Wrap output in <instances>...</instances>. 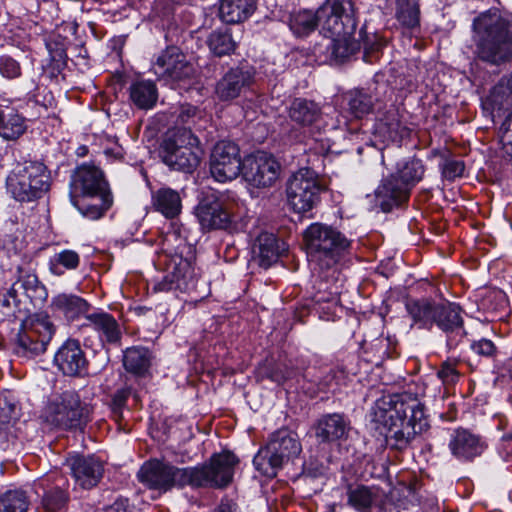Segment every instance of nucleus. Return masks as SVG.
Returning a JSON list of instances; mask_svg holds the SVG:
<instances>
[{
	"label": "nucleus",
	"instance_id": "nucleus-1",
	"mask_svg": "<svg viewBox=\"0 0 512 512\" xmlns=\"http://www.w3.org/2000/svg\"><path fill=\"white\" fill-rule=\"evenodd\" d=\"M369 417L376 429L378 425L386 429L387 445L398 451L409 448L416 436L428 427L424 406L410 393L383 396L375 402Z\"/></svg>",
	"mask_w": 512,
	"mask_h": 512
},
{
	"label": "nucleus",
	"instance_id": "nucleus-2",
	"mask_svg": "<svg viewBox=\"0 0 512 512\" xmlns=\"http://www.w3.org/2000/svg\"><path fill=\"white\" fill-rule=\"evenodd\" d=\"M69 197L86 218L97 220L112 206L113 197L100 168L93 164L77 166L70 176Z\"/></svg>",
	"mask_w": 512,
	"mask_h": 512
},
{
	"label": "nucleus",
	"instance_id": "nucleus-3",
	"mask_svg": "<svg viewBox=\"0 0 512 512\" xmlns=\"http://www.w3.org/2000/svg\"><path fill=\"white\" fill-rule=\"evenodd\" d=\"M472 27L481 60L500 65L512 59V23L497 9L481 13L474 19Z\"/></svg>",
	"mask_w": 512,
	"mask_h": 512
},
{
	"label": "nucleus",
	"instance_id": "nucleus-4",
	"mask_svg": "<svg viewBox=\"0 0 512 512\" xmlns=\"http://www.w3.org/2000/svg\"><path fill=\"white\" fill-rule=\"evenodd\" d=\"M352 0H326L318 10H304L290 16L289 27L296 37H306L321 28L324 35H341L353 27Z\"/></svg>",
	"mask_w": 512,
	"mask_h": 512
},
{
	"label": "nucleus",
	"instance_id": "nucleus-5",
	"mask_svg": "<svg viewBox=\"0 0 512 512\" xmlns=\"http://www.w3.org/2000/svg\"><path fill=\"white\" fill-rule=\"evenodd\" d=\"M308 259L319 269H330L349 252L351 240L333 226L312 223L303 234Z\"/></svg>",
	"mask_w": 512,
	"mask_h": 512
},
{
	"label": "nucleus",
	"instance_id": "nucleus-6",
	"mask_svg": "<svg viewBox=\"0 0 512 512\" xmlns=\"http://www.w3.org/2000/svg\"><path fill=\"white\" fill-rule=\"evenodd\" d=\"M164 245V252L158 257V265L163 266L166 274L162 280L154 284V291H186L189 289L191 276L190 263L181 255L185 247V241L179 236L176 230L167 232Z\"/></svg>",
	"mask_w": 512,
	"mask_h": 512
},
{
	"label": "nucleus",
	"instance_id": "nucleus-7",
	"mask_svg": "<svg viewBox=\"0 0 512 512\" xmlns=\"http://www.w3.org/2000/svg\"><path fill=\"white\" fill-rule=\"evenodd\" d=\"M302 450L297 435L280 429L271 434L268 443L254 456L253 464L262 475L273 478L285 463L297 457Z\"/></svg>",
	"mask_w": 512,
	"mask_h": 512
},
{
	"label": "nucleus",
	"instance_id": "nucleus-8",
	"mask_svg": "<svg viewBox=\"0 0 512 512\" xmlns=\"http://www.w3.org/2000/svg\"><path fill=\"white\" fill-rule=\"evenodd\" d=\"M46 166L39 161L17 164L6 179L7 191L19 202L41 198L50 187Z\"/></svg>",
	"mask_w": 512,
	"mask_h": 512
},
{
	"label": "nucleus",
	"instance_id": "nucleus-9",
	"mask_svg": "<svg viewBox=\"0 0 512 512\" xmlns=\"http://www.w3.org/2000/svg\"><path fill=\"white\" fill-rule=\"evenodd\" d=\"M201 155L198 138L186 128L169 134L159 149V156L168 167L186 173L198 167Z\"/></svg>",
	"mask_w": 512,
	"mask_h": 512
},
{
	"label": "nucleus",
	"instance_id": "nucleus-10",
	"mask_svg": "<svg viewBox=\"0 0 512 512\" xmlns=\"http://www.w3.org/2000/svg\"><path fill=\"white\" fill-rule=\"evenodd\" d=\"M238 463L239 459L229 451L213 454L208 462L190 467V487L225 488L232 482Z\"/></svg>",
	"mask_w": 512,
	"mask_h": 512
},
{
	"label": "nucleus",
	"instance_id": "nucleus-11",
	"mask_svg": "<svg viewBox=\"0 0 512 512\" xmlns=\"http://www.w3.org/2000/svg\"><path fill=\"white\" fill-rule=\"evenodd\" d=\"M325 190L319 175L311 168H301L287 180L286 196L288 204L297 213L312 210L320 201Z\"/></svg>",
	"mask_w": 512,
	"mask_h": 512
},
{
	"label": "nucleus",
	"instance_id": "nucleus-12",
	"mask_svg": "<svg viewBox=\"0 0 512 512\" xmlns=\"http://www.w3.org/2000/svg\"><path fill=\"white\" fill-rule=\"evenodd\" d=\"M90 407L73 391H66L50 402L44 411L45 421L59 429H76L89 420Z\"/></svg>",
	"mask_w": 512,
	"mask_h": 512
},
{
	"label": "nucleus",
	"instance_id": "nucleus-13",
	"mask_svg": "<svg viewBox=\"0 0 512 512\" xmlns=\"http://www.w3.org/2000/svg\"><path fill=\"white\" fill-rule=\"evenodd\" d=\"M190 476V467L179 468L159 460L144 463L138 472L141 483L162 493L190 486Z\"/></svg>",
	"mask_w": 512,
	"mask_h": 512
},
{
	"label": "nucleus",
	"instance_id": "nucleus-14",
	"mask_svg": "<svg viewBox=\"0 0 512 512\" xmlns=\"http://www.w3.org/2000/svg\"><path fill=\"white\" fill-rule=\"evenodd\" d=\"M55 333V326L48 317H41L25 323L18 332L14 352L26 359L43 354Z\"/></svg>",
	"mask_w": 512,
	"mask_h": 512
},
{
	"label": "nucleus",
	"instance_id": "nucleus-15",
	"mask_svg": "<svg viewBox=\"0 0 512 512\" xmlns=\"http://www.w3.org/2000/svg\"><path fill=\"white\" fill-rule=\"evenodd\" d=\"M243 169L238 145L232 141H219L210 156V174L220 183L236 179Z\"/></svg>",
	"mask_w": 512,
	"mask_h": 512
},
{
	"label": "nucleus",
	"instance_id": "nucleus-16",
	"mask_svg": "<svg viewBox=\"0 0 512 512\" xmlns=\"http://www.w3.org/2000/svg\"><path fill=\"white\" fill-rule=\"evenodd\" d=\"M196 215L203 229H225L232 221L226 197L216 192L205 194L196 207Z\"/></svg>",
	"mask_w": 512,
	"mask_h": 512
},
{
	"label": "nucleus",
	"instance_id": "nucleus-17",
	"mask_svg": "<svg viewBox=\"0 0 512 512\" xmlns=\"http://www.w3.org/2000/svg\"><path fill=\"white\" fill-rule=\"evenodd\" d=\"M152 71L159 80L176 83L192 77L194 69L184 54L175 47L163 51L152 64Z\"/></svg>",
	"mask_w": 512,
	"mask_h": 512
},
{
	"label": "nucleus",
	"instance_id": "nucleus-18",
	"mask_svg": "<svg viewBox=\"0 0 512 512\" xmlns=\"http://www.w3.org/2000/svg\"><path fill=\"white\" fill-rule=\"evenodd\" d=\"M280 166L278 162L264 152L246 157L243 161L242 175L255 187H269L277 180Z\"/></svg>",
	"mask_w": 512,
	"mask_h": 512
},
{
	"label": "nucleus",
	"instance_id": "nucleus-19",
	"mask_svg": "<svg viewBox=\"0 0 512 512\" xmlns=\"http://www.w3.org/2000/svg\"><path fill=\"white\" fill-rule=\"evenodd\" d=\"M66 465L76 484L83 489L96 486L103 476V463L93 455H71L67 458Z\"/></svg>",
	"mask_w": 512,
	"mask_h": 512
},
{
	"label": "nucleus",
	"instance_id": "nucleus-20",
	"mask_svg": "<svg viewBox=\"0 0 512 512\" xmlns=\"http://www.w3.org/2000/svg\"><path fill=\"white\" fill-rule=\"evenodd\" d=\"M54 363L64 375L81 377L88 372V361L79 341L68 339L57 350Z\"/></svg>",
	"mask_w": 512,
	"mask_h": 512
},
{
	"label": "nucleus",
	"instance_id": "nucleus-21",
	"mask_svg": "<svg viewBox=\"0 0 512 512\" xmlns=\"http://www.w3.org/2000/svg\"><path fill=\"white\" fill-rule=\"evenodd\" d=\"M351 430V421L343 413L324 414L314 425L315 437L320 443L347 440Z\"/></svg>",
	"mask_w": 512,
	"mask_h": 512
},
{
	"label": "nucleus",
	"instance_id": "nucleus-22",
	"mask_svg": "<svg viewBox=\"0 0 512 512\" xmlns=\"http://www.w3.org/2000/svg\"><path fill=\"white\" fill-rule=\"evenodd\" d=\"M352 19L354 23L351 30H345V33H341V35H324L325 37L330 38L325 46L327 60L335 63H341L360 51L359 43L353 40V35H356V27L358 23L353 2Z\"/></svg>",
	"mask_w": 512,
	"mask_h": 512
},
{
	"label": "nucleus",
	"instance_id": "nucleus-23",
	"mask_svg": "<svg viewBox=\"0 0 512 512\" xmlns=\"http://www.w3.org/2000/svg\"><path fill=\"white\" fill-rule=\"evenodd\" d=\"M409 196L410 190L399 181L397 175L393 174L383 178L375 190L376 204L385 213L407 202Z\"/></svg>",
	"mask_w": 512,
	"mask_h": 512
},
{
	"label": "nucleus",
	"instance_id": "nucleus-24",
	"mask_svg": "<svg viewBox=\"0 0 512 512\" xmlns=\"http://www.w3.org/2000/svg\"><path fill=\"white\" fill-rule=\"evenodd\" d=\"M448 446L452 455L460 461H471L480 456L485 449L478 435L463 428L454 430Z\"/></svg>",
	"mask_w": 512,
	"mask_h": 512
},
{
	"label": "nucleus",
	"instance_id": "nucleus-25",
	"mask_svg": "<svg viewBox=\"0 0 512 512\" xmlns=\"http://www.w3.org/2000/svg\"><path fill=\"white\" fill-rule=\"evenodd\" d=\"M253 81V75L248 70L230 69L217 82L215 94L220 101H230L240 96Z\"/></svg>",
	"mask_w": 512,
	"mask_h": 512
},
{
	"label": "nucleus",
	"instance_id": "nucleus-26",
	"mask_svg": "<svg viewBox=\"0 0 512 512\" xmlns=\"http://www.w3.org/2000/svg\"><path fill=\"white\" fill-rule=\"evenodd\" d=\"M86 326L92 327L104 346H120L122 331L117 320L107 312H94L85 315Z\"/></svg>",
	"mask_w": 512,
	"mask_h": 512
},
{
	"label": "nucleus",
	"instance_id": "nucleus-27",
	"mask_svg": "<svg viewBox=\"0 0 512 512\" xmlns=\"http://www.w3.org/2000/svg\"><path fill=\"white\" fill-rule=\"evenodd\" d=\"M434 318V325L443 332L456 333L460 336L466 334L463 327L462 309L458 304L449 301L437 302Z\"/></svg>",
	"mask_w": 512,
	"mask_h": 512
},
{
	"label": "nucleus",
	"instance_id": "nucleus-28",
	"mask_svg": "<svg viewBox=\"0 0 512 512\" xmlns=\"http://www.w3.org/2000/svg\"><path fill=\"white\" fill-rule=\"evenodd\" d=\"M27 120L9 105L0 106V137L5 141L18 140L27 130Z\"/></svg>",
	"mask_w": 512,
	"mask_h": 512
},
{
	"label": "nucleus",
	"instance_id": "nucleus-29",
	"mask_svg": "<svg viewBox=\"0 0 512 512\" xmlns=\"http://www.w3.org/2000/svg\"><path fill=\"white\" fill-rule=\"evenodd\" d=\"M89 303L75 294L61 293L53 297L51 308L53 312L63 316L68 321L78 319L89 310Z\"/></svg>",
	"mask_w": 512,
	"mask_h": 512
},
{
	"label": "nucleus",
	"instance_id": "nucleus-30",
	"mask_svg": "<svg viewBox=\"0 0 512 512\" xmlns=\"http://www.w3.org/2000/svg\"><path fill=\"white\" fill-rule=\"evenodd\" d=\"M255 9V0H221L218 15L223 22L236 24L247 20Z\"/></svg>",
	"mask_w": 512,
	"mask_h": 512
},
{
	"label": "nucleus",
	"instance_id": "nucleus-31",
	"mask_svg": "<svg viewBox=\"0 0 512 512\" xmlns=\"http://www.w3.org/2000/svg\"><path fill=\"white\" fill-rule=\"evenodd\" d=\"M437 302L433 299H410L406 302V311L413 323L422 329H431L435 323V308Z\"/></svg>",
	"mask_w": 512,
	"mask_h": 512
},
{
	"label": "nucleus",
	"instance_id": "nucleus-32",
	"mask_svg": "<svg viewBox=\"0 0 512 512\" xmlns=\"http://www.w3.org/2000/svg\"><path fill=\"white\" fill-rule=\"evenodd\" d=\"M404 130L398 110L394 106L391 105L389 109L377 116L375 132L385 141H398L403 136Z\"/></svg>",
	"mask_w": 512,
	"mask_h": 512
},
{
	"label": "nucleus",
	"instance_id": "nucleus-33",
	"mask_svg": "<svg viewBox=\"0 0 512 512\" xmlns=\"http://www.w3.org/2000/svg\"><path fill=\"white\" fill-rule=\"evenodd\" d=\"M289 118L302 127L314 125L321 117L320 107L311 100L295 98L289 107Z\"/></svg>",
	"mask_w": 512,
	"mask_h": 512
},
{
	"label": "nucleus",
	"instance_id": "nucleus-34",
	"mask_svg": "<svg viewBox=\"0 0 512 512\" xmlns=\"http://www.w3.org/2000/svg\"><path fill=\"white\" fill-rule=\"evenodd\" d=\"M152 204L155 210L166 218L177 217L182 209L179 193L169 187L158 189L152 194Z\"/></svg>",
	"mask_w": 512,
	"mask_h": 512
},
{
	"label": "nucleus",
	"instance_id": "nucleus-35",
	"mask_svg": "<svg viewBox=\"0 0 512 512\" xmlns=\"http://www.w3.org/2000/svg\"><path fill=\"white\" fill-rule=\"evenodd\" d=\"M152 361L151 351L143 346L127 348L123 354V366L125 370L136 376H144Z\"/></svg>",
	"mask_w": 512,
	"mask_h": 512
},
{
	"label": "nucleus",
	"instance_id": "nucleus-36",
	"mask_svg": "<svg viewBox=\"0 0 512 512\" xmlns=\"http://www.w3.org/2000/svg\"><path fill=\"white\" fill-rule=\"evenodd\" d=\"M130 100L139 109L148 110L154 107L158 99L155 83L150 80H137L129 87Z\"/></svg>",
	"mask_w": 512,
	"mask_h": 512
},
{
	"label": "nucleus",
	"instance_id": "nucleus-37",
	"mask_svg": "<svg viewBox=\"0 0 512 512\" xmlns=\"http://www.w3.org/2000/svg\"><path fill=\"white\" fill-rule=\"evenodd\" d=\"M487 103L499 116L501 112L505 113L512 109V76L499 80L492 88Z\"/></svg>",
	"mask_w": 512,
	"mask_h": 512
},
{
	"label": "nucleus",
	"instance_id": "nucleus-38",
	"mask_svg": "<svg viewBox=\"0 0 512 512\" xmlns=\"http://www.w3.org/2000/svg\"><path fill=\"white\" fill-rule=\"evenodd\" d=\"M378 488L365 485L349 486L347 490L348 504L358 512H370L378 499Z\"/></svg>",
	"mask_w": 512,
	"mask_h": 512
},
{
	"label": "nucleus",
	"instance_id": "nucleus-39",
	"mask_svg": "<svg viewBox=\"0 0 512 512\" xmlns=\"http://www.w3.org/2000/svg\"><path fill=\"white\" fill-rule=\"evenodd\" d=\"M206 42L210 51L218 57L230 55L237 47V41L233 38L229 28L212 31Z\"/></svg>",
	"mask_w": 512,
	"mask_h": 512
},
{
	"label": "nucleus",
	"instance_id": "nucleus-40",
	"mask_svg": "<svg viewBox=\"0 0 512 512\" xmlns=\"http://www.w3.org/2000/svg\"><path fill=\"white\" fill-rule=\"evenodd\" d=\"M254 252L260 258V265L265 268L269 267L279 255L277 239L271 233H261L255 241Z\"/></svg>",
	"mask_w": 512,
	"mask_h": 512
},
{
	"label": "nucleus",
	"instance_id": "nucleus-41",
	"mask_svg": "<svg viewBox=\"0 0 512 512\" xmlns=\"http://www.w3.org/2000/svg\"><path fill=\"white\" fill-rule=\"evenodd\" d=\"M345 101L349 113L357 119H361L372 111L373 97L364 90L355 89L345 95Z\"/></svg>",
	"mask_w": 512,
	"mask_h": 512
},
{
	"label": "nucleus",
	"instance_id": "nucleus-42",
	"mask_svg": "<svg viewBox=\"0 0 512 512\" xmlns=\"http://www.w3.org/2000/svg\"><path fill=\"white\" fill-rule=\"evenodd\" d=\"M425 172L424 165L419 159H409L402 164H398V169L393 175H397L399 181L411 191L422 178Z\"/></svg>",
	"mask_w": 512,
	"mask_h": 512
},
{
	"label": "nucleus",
	"instance_id": "nucleus-43",
	"mask_svg": "<svg viewBox=\"0 0 512 512\" xmlns=\"http://www.w3.org/2000/svg\"><path fill=\"white\" fill-rule=\"evenodd\" d=\"M396 19L404 27L414 29L420 23V9L417 0H398Z\"/></svg>",
	"mask_w": 512,
	"mask_h": 512
},
{
	"label": "nucleus",
	"instance_id": "nucleus-44",
	"mask_svg": "<svg viewBox=\"0 0 512 512\" xmlns=\"http://www.w3.org/2000/svg\"><path fill=\"white\" fill-rule=\"evenodd\" d=\"M29 497L21 489L8 490L0 496V512H27Z\"/></svg>",
	"mask_w": 512,
	"mask_h": 512
},
{
	"label": "nucleus",
	"instance_id": "nucleus-45",
	"mask_svg": "<svg viewBox=\"0 0 512 512\" xmlns=\"http://www.w3.org/2000/svg\"><path fill=\"white\" fill-rule=\"evenodd\" d=\"M80 256L74 250L65 249L56 253L49 261V269L52 274L61 276L65 270H74L79 266Z\"/></svg>",
	"mask_w": 512,
	"mask_h": 512
},
{
	"label": "nucleus",
	"instance_id": "nucleus-46",
	"mask_svg": "<svg viewBox=\"0 0 512 512\" xmlns=\"http://www.w3.org/2000/svg\"><path fill=\"white\" fill-rule=\"evenodd\" d=\"M44 489V495L42 499L43 508L47 512H57L63 509L68 501V494L59 485L46 490L44 481L40 483Z\"/></svg>",
	"mask_w": 512,
	"mask_h": 512
},
{
	"label": "nucleus",
	"instance_id": "nucleus-47",
	"mask_svg": "<svg viewBox=\"0 0 512 512\" xmlns=\"http://www.w3.org/2000/svg\"><path fill=\"white\" fill-rule=\"evenodd\" d=\"M459 361L456 359H447L444 361L437 372L438 378L443 384H455L460 377V372L457 369Z\"/></svg>",
	"mask_w": 512,
	"mask_h": 512
},
{
	"label": "nucleus",
	"instance_id": "nucleus-48",
	"mask_svg": "<svg viewBox=\"0 0 512 512\" xmlns=\"http://www.w3.org/2000/svg\"><path fill=\"white\" fill-rule=\"evenodd\" d=\"M353 40L359 43L360 50H364V55L373 51H377L381 47V42L375 34H368L363 26L359 31H356V35H353Z\"/></svg>",
	"mask_w": 512,
	"mask_h": 512
},
{
	"label": "nucleus",
	"instance_id": "nucleus-49",
	"mask_svg": "<svg viewBox=\"0 0 512 512\" xmlns=\"http://www.w3.org/2000/svg\"><path fill=\"white\" fill-rule=\"evenodd\" d=\"M317 291L314 300L320 302H334L338 300L339 290L334 285H328L326 281L320 280L316 285Z\"/></svg>",
	"mask_w": 512,
	"mask_h": 512
},
{
	"label": "nucleus",
	"instance_id": "nucleus-50",
	"mask_svg": "<svg viewBox=\"0 0 512 512\" xmlns=\"http://www.w3.org/2000/svg\"><path fill=\"white\" fill-rule=\"evenodd\" d=\"M22 294L28 298H33L38 290H42L38 278L35 274H25L21 276L17 281Z\"/></svg>",
	"mask_w": 512,
	"mask_h": 512
},
{
	"label": "nucleus",
	"instance_id": "nucleus-51",
	"mask_svg": "<svg viewBox=\"0 0 512 512\" xmlns=\"http://www.w3.org/2000/svg\"><path fill=\"white\" fill-rule=\"evenodd\" d=\"M0 74L8 79H14L20 76V64L10 56L0 57Z\"/></svg>",
	"mask_w": 512,
	"mask_h": 512
},
{
	"label": "nucleus",
	"instance_id": "nucleus-52",
	"mask_svg": "<svg viewBox=\"0 0 512 512\" xmlns=\"http://www.w3.org/2000/svg\"><path fill=\"white\" fill-rule=\"evenodd\" d=\"M201 111L191 105V104H183L179 107L177 112V122L181 124H190L194 122L195 118H199Z\"/></svg>",
	"mask_w": 512,
	"mask_h": 512
},
{
	"label": "nucleus",
	"instance_id": "nucleus-53",
	"mask_svg": "<svg viewBox=\"0 0 512 512\" xmlns=\"http://www.w3.org/2000/svg\"><path fill=\"white\" fill-rule=\"evenodd\" d=\"M464 168V163L460 160H447L442 168V174L446 179L452 181L462 176Z\"/></svg>",
	"mask_w": 512,
	"mask_h": 512
},
{
	"label": "nucleus",
	"instance_id": "nucleus-54",
	"mask_svg": "<svg viewBox=\"0 0 512 512\" xmlns=\"http://www.w3.org/2000/svg\"><path fill=\"white\" fill-rule=\"evenodd\" d=\"M16 405L7 397H0V424H7L16 417Z\"/></svg>",
	"mask_w": 512,
	"mask_h": 512
},
{
	"label": "nucleus",
	"instance_id": "nucleus-55",
	"mask_svg": "<svg viewBox=\"0 0 512 512\" xmlns=\"http://www.w3.org/2000/svg\"><path fill=\"white\" fill-rule=\"evenodd\" d=\"M471 349L478 355L481 356H492L496 351V347L491 340L481 339L471 344Z\"/></svg>",
	"mask_w": 512,
	"mask_h": 512
},
{
	"label": "nucleus",
	"instance_id": "nucleus-56",
	"mask_svg": "<svg viewBox=\"0 0 512 512\" xmlns=\"http://www.w3.org/2000/svg\"><path fill=\"white\" fill-rule=\"evenodd\" d=\"M265 377L278 385L285 383L284 366H272L265 370Z\"/></svg>",
	"mask_w": 512,
	"mask_h": 512
},
{
	"label": "nucleus",
	"instance_id": "nucleus-57",
	"mask_svg": "<svg viewBox=\"0 0 512 512\" xmlns=\"http://www.w3.org/2000/svg\"><path fill=\"white\" fill-rule=\"evenodd\" d=\"M104 512H133L129 508L127 499H117L113 504L107 506Z\"/></svg>",
	"mask_w": 512,
	"mask_h": 512
},
{
	"label": "nucleus",
	"instance_id": "nucleus-58",
	"mask_svg": "<svg viewBox=\"0 0 512 512\" xmlns=\"http://www.w3.org/2000/svg\"><path fill=\"white\" fill-rule=\"evenodd\" d=\"M215 512H239V509L237 504L232 500L223 499Z\"/></svg>",
	"mask_w": 512,
	"mask_h": 512
},
{
	"label": "nucleus",
	"instance_id": "nucleus-59",
	"mask_svg": "<svg viewBox=\"0 0 512 512\" xmlns=\"http://www.w3.org/2000/svg\"><path fill=\"white\" fill-rule=\"evenodd\" d=\"M6 293L11 298L14 305H17L18 302H20L19 296L22 294V291L17 282H14L12 286L6 290Z\"/></svg>",
	"mask_w": 512,
	"mask_h": 512
},
{
	"label": "nucleus",
	"instance_id": "nucleus-60",
	"mask_svg": "<svg viewBox=\"0 0 512 512\" xmlns=\"http://www.w3.org/2000/svg\"><path fill=\"white\" fill-rule=\"evenodd\" d=\"M284 376H287L285 377V382L293 380L298 376V370L284 366Z\"/></svg>",
	"mask_w": 512,
	"mask_h": 512
},
{
	"label": "nucleus",
	"instance_id": "nucleus-61",
	"mask_svg": "<svg viewBox=\"0 0 512 512\" xmlns=\"http://www.w3.org/2000/svg\"><path fill=\"white\" fill-rule=\"evenodd\" d=\"M13 304L11 298L8 296V294L5 292L0 293V306L2 307H11Z\"/></svg>",
	"mask_w": 512,
	"mask_h": 512
},
{
	"label": "nucleus",
	"instance_id": "nucleus-62",
	"mask_svg": "<svg viewBox=\"0 0 512 512\" xmlns=\"http://www.w3.org/2000/svg\"><path fill=\"white\" fill-rule=\"evenodd\" d=\"M333 379H334L333 374L326 375L323 382L320 383V389L321 390L329 389Z\"/></svg>",
	"mask_w": 512,
	"mask_h": 512
},
{
	"label": "nucleus",
	"instance_id": "nucleus-63",
	"mask_svg": "<svg viewBox=\"0 0 512 512\" xmlns=\"http://www.w3.org/2000/svg\"><path fill=\"white\" fill-rule=\"evenodd\" d=\"M502 127L506 131H512V111L506 116L505 120L502 123Z\"/></svg>",
	"mask_w": 512,
	"mask_h": 512
},
{
	"label": "nucleus",
	"instance_id": "nucleus-64",
	"mask_svg": "<svg viewBox=\"0 0 512 512\" xmlns=\"http://www.w3.org/2000/svg\"><path fill=\"white\" fill-rule=\"evenodd\" d=\"M77 155L79 157H84L87 155L88 153V148L86 146H80L78 149H77Z\"/></svg>",
	"mask_w": 512,
	"mask_h": 512
}]
</instances>
